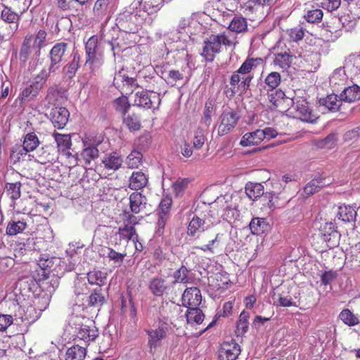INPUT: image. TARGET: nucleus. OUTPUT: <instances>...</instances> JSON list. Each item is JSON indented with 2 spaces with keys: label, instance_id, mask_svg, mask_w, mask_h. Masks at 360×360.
I'll return each instance as SVG.
<instances>
[{
  "label": "nucleus",
  "instance_id": "4",
  "mask_svg": "<svg viewBox=\"0 0 360 360\" xmlns=\"http://www.w3.org/2000/svg\"><path fill=\"white\" fill-rule=\"evenodd\" d=\"M195 25L200 26L198 22L193 19L192 17L181 18L176 29V34H180L181 37H176L177 39L173 42V45L171 47V51H184L187 48L188 44L191 41V35L193 34L190 30V28Z\"/></svg>",
  "mask_w": 360,
  "mask_h": 360
},
{
  "label": "nucleus",
  "instance_id": "58",
  "mask_svg": "<svg viewBox=\"0 0 360 360\" xmlns=\"http://www.w3.org/2000/svg\"><path fill=\"white\" fill-rule=\"evenodd\" d=\"M214 101L212 99H208L205 104V109L203 112V117L202 118V123L209 126L211 122V115L213 112Z\"/></svg>",
  "mask_w": 360,
  "mask_h": 360
},
{
  "label": "nucleus",
  "instance_id": "12",
  "mask_svg": "<svg viewBox=\"0 0 360 360\" xmlns=\"http://www.w3.org/2000/svg\"><path fill=\"white\" fill-rule=\"evenodd\" d=\"M84 148L81 153V156L85 161L86 165H90L91 162L96 159L99 155V150L97 146L101 143L96 142L94 139L85 137L82 139Z\"/></svg>",
  "mask_w": 360,
  "mask_h": 360
},
{
  "label": "nucleus",
  "instance_id": "49",
  "mask_svg": "<svg viewBox=\"0 0 360 360\" xmlns=\"http://www.w3.org/2000/svg\"><path fill=\"white\" fill-rule=\"evenodd\" d=\"M114 107L117 112L122 114L124 117L130 108V103L127 96H121L114 101Z\"/></svg>",
  "mask_w": 360,
  "mask_h": 360
},
{
  "label": "nucleus",
  "instance_id": "38",
  "mask_svg": "<svg viewBox=\"0 0 360 360\" xmlns=\"http://www.w3.org/2000/svg\"><path fill=\"white\" fill-rule=\"evenodd\" d=\"M3 9L1 13V19L8 24L16 23L17 25L20 20V15L14 12L11 8L2 4Z\"/></svg>",
  "mask_w": 360,
  "mask_h": 360
},
{
  "label": "nucleus",
  "instance_id": "50",
  "mask_svg": "<svg viewBox=\"0 0 360 360\" xmlns=\"http://www.w3.org/2000/svg\"><path fill=\"white\" fill-rule=\"evenodd\" d=\"M323 16V11L319 8L308 10L304 15V18L308 22L314 24L320 22Z\"/></svg>",
  "mask_w": 360,
  "mask_h": 360
},
{
  "label": "nucleus",
  "instance_id": "51",
  "mask_svg": "<svg viewBox=\"0 0 360 360\" xmlns=\"http://www.w3.org/2000/svg\"><path fill=\"white\" fill-rule=\"evenodd\" d=\"M31 38L25 37L21 46L19 53L20 60L22 63H26L32 52Z\"/></svg>",
  "mask_w": 360,
  "mask_h": 360
},
{
  "label": "nucleus",
  "instance_id": "56",
  "mask_svg": "<svg viewBox=\"0 0 360 360\" xmlns=\"http://www.w3.org/2000/svg\"><path fill=\"white\" fill-rule=\"evenodd\" d=\"M322 234L324 240L328 242L331 240L332 237L335 238L338 235L336 226L332 222L326 223L322 229Z\"/></svg>",
  "mask_w": 360,
  "mask_h": 360
},
{
  "label": "nucleus",
  "instance_id": "40",
  "mask_svg": "<svg viewBox=\"0 0 360 360\" xmlns=\"http://www.w3.org/2000/svg\"><path fill=\"white\" fill-rule=\"evenodd\" d=\"M338 317L345 325L349 327L355 326L360 323L358 316L349 309L342 310Z\"/></svg>",
  "mask_w": 360,
  "mask_h": 360
},
{
  "label": "nucleus",
  "instance_id": "45",
  "mask_svg": "<svg viewBox=\"0 0 360 360\" xmlns=\"http://www.w3.org/2000/svg\"><path fill=\"white\" fill-rule=\"evenodd\" d=\"M223 233H218L215 234L214 237L210 240L207 244H205L202 246H195L194 249H199L204 252H210L211 254L214 253V248L219 246V244L221 240Z\"/></svg>",
  "mask_w": 360,
  "mask_h": 360
},
{
  "label": "nucleus",
  "instance_id": "44",
  "mask_svg": "<svg viewBox=\"0 0 360 360\" xmlns=\"http://www.w3.org/2000/svg\"><path fill=\"white\" fill-rule=\"evenodd\" d=\"M248 319H249V313L243 311L239 316V319L237 322L236 334L237 336H243L245 333H247L248 330Z\"/></svg>",
  "mask_w": 360,
  "mask_h": 360
},
{
  "label": "nucleus",
  "instance_id": "43",
  "mask_svg": "<svg viewBox=\"0 0 360 360\" xmlns=\"http://www.w3.org/2000/svg\"><path fill=\"white\" fill-rule=\"evenodd\" d=\"M123 123L130 131H139L141 127L140 117L134 113L124 116Z\"/></svg>",
  "mask_w": 360,
  "mask_h": 360
},
{
  "label": "nucleus",
  "instance_id": "10",
  "mask_svg": "<svg viewBox=\"0 0 360 360\" xmlns=\"http://www.w3.org/2000/svg\"><path fill=\"white\" fill-rule=\"evenodd\" d=\"M34 311V308L32 306H29L25 315L19 319L17 317L13 319L12 316L8 314H0V331H5L12 324H19V319L21 322L31 323L34 321L36 318L30 316L31 313Z\"/></svg>",
  "mask_w": 360,
  "mask_h": 360
},
{
  "label": "nucleus",
  "instance_id": "9",
  "mask_svg": "<svg viewBox=\"0 0 360 360\" xmlns=\"http://www.w3.org/2000/svg\"><path fill=\"white\" fill-rule=\"evenodd\" d=\"M240 118L237 112L233 110H224L221 115V122L218 127V134L220 136L229 134L234 129Z\"/></svg>",
  "mask_w": 360,
  "mask_h": 360
},
{
  "label": "nucleus",
  "instance_id": "41",
  "mask_svg": "<svg viewBox=\"0 0 360 360\" xmlns=\"http://www.w3.org/2000/svg\"><path fill=\"white\" fill-rule=\"evenodd\" d=\"M86 354V348L79 345H73L66 352V360H84Z\"/></svg>",
  "mask_w": 360,
  "mask_h": 360
},
{
  "label": "nucleus",
  "instance_id": "47",
  "mask_svg": "<svg viewBox=\"0 0 360 360\" xmlns=\"http://www.w3.org/2000/svg\"><path fill=\"white\" fill-rule=\"evenodd\" d=\"M186 319L188 323H195L200 324L204 320V314L199 308L188 309L186 312Z\"/></svg>",
  "mask_w": 360,
  "mask_h": 360
},
{
  "label": "nucleus",
  "instance_id": "36",
  "mask_svg": "<svg viewBox=\"0 0 360 360\" xmlns=\"http://www.w3.org/2000/svg\"><path fill=\"white\" fill-rule=\"evenodd\" d=\"M138 4H143V10L149 15L156 13L163 6L165 0H136Z\"/></svg>",
  "mask_w": 360,
  "mask_h": 360
},
{
  "label": "nucleus",
  "instance_id": "19",
  "mask_svg": "<svg viewBox=\"0 0 360 360\" xmlns=\"http://www.w3.org/2000/svg\"><path fill=\"white\" fill-rule=\"evenodd\" d=\"M158 98L159 103L160 99L157 96H151L147 90H142L137 91L135 94L134 105L144 109H150L153 106V99Z\"/></svg>",
  "mask_w": 360,
  "mask_h": 360
},
{
  "label": "nucleus",
  "instance_id": "2",
  "mask_svg": "<svg viewBox=\"0 0 360 360\" xmlns=\"http://www.w3.org/2000/svg\"><path fill=\"white\" fill-rule=\"evenodd\" d=\"M226 34H212L204 41V47L201 55L206 60L212 62L215 55L221 51V46H231L236 45L234 38Z\"/></svg>",
  "mask_w": 360,
  "mask_h": 360
},
{
  "label": "nucleus",
  "instance_id": "15",
  "mask_svg": "<svg viewBox=\"0 0 360 360\" xmlns=\"http://www.w3.org/2000/svg\"><path fill=\"white\" fill-rule=\"evenodd\" d=\"M70 112L66 108H53L49 113V118L54 127L63 129L68 122Z\"/></svg>",
  "mask_w": 360,
  "mask_h": 360
},
{
  "label": "nucleus",
  "instance_id": "1",
  "mask_svg": "<svg viewBox=\"0 0 360 360\" xmlns=\"http://www.w3.org/2000/svg\"><path fill=\"white\" fill-rule=\"evenodd\" d=\"M50 77L45 70H41L37 75L28 81L21 89L18 98L21 103L33 101L43 89L48 79Z\"/></svg>",
  "mask_w": 360,
  "mask_h": 360
},
{
  "label": "nucleus",
  "instance_id": "20",
  "mask_svg": "<svg viewBox=\"0 0 360 360\" xmlns=\"http://www.w3.org/2000/svg\"><path fill=\"white\" fill-rule=\"evenodd\" d=\"M129 207L132 213L138 214L146 208L147 198L139 192H134L129 195Z\"/></svg>",
  "mask_w": 360,
  "mask_h": 360
},
{
  "label": "nucleus",
  "instance_id": "25",
  "mask_svg": "<svg viewBox=\"0 0 360 360\" xmlns=\"http://www.w3.org/2000/svg\"><path fill=\"white\" fill-rule=\"evenodd\" d=\"M347 77L342 68L335 70L330 77V84L334 91H339L347 82Z\"/></svg>",
  "mask_w": 360,
  "mask_h": 360
},
{
  "label": "nucleus",
  "instance_id": "54",
  "mask_svg": "<svg viewBox=\"0 0 360 360\" xmlns=\"http://www.w3.org/2000/svg\"><path fill=\"white\" fill-rule=\"evenodd\" d=\"M262 60L261 58H248L246 59L241 66L236 70L238 73L252 75L250 72L252 70L256 67V62Z\"/></svg>",
  "mask_w": 360,
  "mask_h": 360
},
{
  "label": "nucleus",
  "instance_id": "42",
  "mask_svg": "<svg viewBox=\"0 0 360 360\" xmlns=\"http://www.w3.org/2000/svg\"><path fill=\"white\" fill-rule=\"evenodd\" d=\"M40 141L34 132L27 133L23 139L22 146L28 152L34 151L39 146Z\"/></svg>",
  "mask_w": 360,
  "mask_h": 360
},
{
  "label": "nucleus",
  "instance_id": "32",
  "mask_svg": "<svg viewBox=\"0 0 360 360\" xmlns=\"http://www.w3.org/2000/svg\"><path fill=\"white\" fill-rule=\"evenodd\" d=\"M108 274L98 269H94L87 274V280L91 285L101 287L107 283Z\"/></svg>",
  "mask_w": 360,
  "mask_h": 360
},
{
  "label": "nucleus",
  "instance_id": "5",
  "mask_svg": "<svg viewBox=\"0 0 360 360\" xmlns=\"http://www.w3.org/2000/svg\"><path fill=\"white\" fill-rule=\"evenodd\" d=\"M215 224L216 220L210 212L202 213L200 216L194 214L188 224L187 234L191 237L200 238V233H202V237L207 238L205 231L212 227Z\"/></svg>",
  "mask_w": 360,
  "mask_h": 360
},
{
  "label": "nucleus",
  "instance_id": "22",
  "mask_svg": "<svg viewBox=\"0 0 360 360\" xmlns=\"http://www.w3.org/2000/svg\"><path fill=\"white\" fill-rule=\"evenodd\" d=\"M148 289L154 296L161 297L167 292L168 286L165 279L155 276L149 281Z\"/></svg>",
  "mask_w": 360,
  "mask_h": 360
},
{
  "label": "nucleus",
  "instance_id": "34",
  "mask_svg": "<svg viewBox=\"0 0 360 360\" xmlns=\"http://www.w3.org/2000/svg\"><path fill=\"white\" fill-rule=\"evenodd\" d=\"M245 190L248 197L252 200H257L264 194V186L260 183L248 182L245 185Z\"/></svg>",
  "mask_w": 360,
  "mask_h": 360
},
{
  "label": "nucleus",
  "instance_id": "39",
  "mask_svg": "<svg viewBox=\"0 0 360 360\" xmlns=\"http://www.w3.org/2000/svg\"><path fill=\"white\" fill-rule=\"evenodd\" d=\"M110 0H97L94 6V15L99 20L109 15Z\"/></svg>",
  "mask_w": 360,
  "mask_h": 360
},
{
  "label": "nucleus",
  "instance_id": "48",
  "mask_svg": "<svg viewBox=\"0 0 360 360\" xmlns=\"http://www.w3.org/2000/svg\"><path fill=\"white\" fill-rule=\"evenodd\" d=\"M118 234L120 238L127 240H134L138 238L135 228L133 226L129 225L124 224L123 226L120 227Z\"/></svg>",
  "mask_w": 360,
  "mask_h": 360
},
{
  "label": "nucleus",
  "instance_id": "13",
  "mask_svg": "<svg viewBox=\"0 0 360 360\" xmlns=\"http://www.w3.org/2000/svg\"><path fill=\"white\" fill-rule=\"evenodd\" d=\"M71 60L62 68L63 78L70 80L75 77L80 67L81 56L77 51L72 52L70 55Z\"/></svg>",
  "mask_w": 360,
  "mask_h": 360
},
{
  "label": "nucleus",
  "instance_id": "31",
  "mask_svg": "<svg viewBox=\"0 0 360 360\" xmlns=\"http://www.w3.org/2000/svg\"><path fill=\"white\" fill-rule=\"evenodd\" d=\"M122 162V158L116 152L107 154L102 160L105 168L112 170H117L120 168Z\"/></svg>",
  "mask_w": 360,
  "mask_h": 360
},
{
  "label": "nucleus",
  "instance_id": "14",
  "mask_svg": "<svg viewBox=\"0 0 360 360\" xmlns=\"http://www.w3.org/2000/svg\"><path fill=\"white\" fill-rule=\"evenodd\" d=\"M240 354V347L234 340L222 343L219 351L220 360H236Z\"/></svg>",
  "mask_w": 360,
  "mask_h": 360
},
{
  "label": "nucleus",
  "instance_id": "21",
  "mask_svg": "<svg viewBox=\"0 0 360 360\" xmlns=\"http://www.w3.org/2000/svg\"><path fill=\"white\" fill-rule=\"evenodd\" d=\"M329 183H326L325 179L322 178H315L310 181L304 188L303 191L300 193L301 196L303 198H307L310 195L317 193L326 186L328 185Z\"/></svg>",
  "mask_w": 360,
  "mask_h": 360
},
{
  "label": "nucleus",
  "instance_id": "62",
  "mask_svg": "<svg viewBox=\"0 0 360 360\" xmlns=\"http://www.w3.org/2000/svg\"><path fill=\"white\" fill-rule=\"evenodd\" d=\"M60 96V91L55 86H50L46 91V96L45 100L50 105H56V103L58 101V98Z\"/></svg>",
  "mask_w": 360,
  "mask_h": 360
},
{
  "label": "nucleus",
  "instance_id": "37",
  "mask_svg": "<svg viewBox=\"0 0 360 360\" xmlns=\"http://www.w3.org/2000/svg\"><path fill=\"white\" fill-rule=\"evenodd\" d=\"M20 188L21 183L20 181L7 183L6 185V192L12 200L11 207L13 208L15 207V200L21 196Z\"/></svg>",
  "mask_w": 360,
  "mask_h": 360
},
{
  "label": "nucleus",
  "instance_id": "24",
  "mask_svg": "<svg viewBox=\"0 0 360 360\" xmlns=\"http://www.w3.org/2000/svg\"><path fill=\"white\" fill-rule=\"evenodd\" d=\"M296 57L288 50L275 55L274 63L283 70H288Z\"/></svg>",
  "mask_w": 360,
  "mask_h": 360
},
{
  "label": "nucleus",
  "instance_id": "23",
  "mask_svg": "<svg viewBox=\"0 0 360 360\" xmlns=\"http://www.w3.org/2000/svg\"><path fill=\"white\" fill-rule=\"evenodd\" d=\"M134 19H136V15H124L118 19L117 25L127 33H135L138 30V25L134 22Z\"/></svg>",
  "mask_w": 360,
  "mask_h": 360
},
{
  "label": "nucleus",
  "instance_id": "33",
  "mask_svg": "<svg viewBox=\"0 0 360 360\" xmlns=\"http://www.w3.org/2000/svg\"><path fill=\"white\" fill-rule=\"evenodd\" d=\"M27 227V224L24 219L16 220L12 219L8 223L6 229V233L8 236H13L22 231Z\"/></svg>",
  "mask_w": 360,
  "mask_h": 360
},
{
  "label": "nucleus",
  "instance_id": "63",
  "mask_svg": "<svg viewBox=\"0 0 360 360\" xmlns=\"http://www.w3.org/2000/svg\"><path fill=\"white\" fill-rule=\"evenodd\" d=\"M187 179H179L173 184V189L176 196L181 195L188 185Z\"/></svg>",
  "mask_w": 360,
  "mask_h": 360
},
{
  "label": "nucleus",
  "instance_id": "8",
  "mask_svg": "<svg viewBox=\"0 0 360 360\" xmlns=\"http://www.w3.org/2000/svg\"><path fill=\"white\" fill-rule=\"evenodd\" d=\"M291 110L295 112V116L302 122L314 123L318 117L312 112L308 105V102L301 97H295L291 99Z\"/></svg>",
  "mask_w": 360,
  "mask_h": 360
},
{
  "label": "nucleus",
  "instance_id": "55",
  "mask_svg": "<svg viewBox=\"0 0 360 360\" xmlns=\"http://www.w3.org/2000/svg\"><path fill=\"white\" fill-rule=\"evenodd\" d=\"M281 75L277 72H271L265 78L264 82L271 90L275 89L281 83Z\"/></svg>",
  "mask_w": 360,
  "mask_h": 360
},
{
  "label": "nucleus",
  "instance_id": "28",
  "mask_svg": "<svg viewBox=\"0 0 360 360\" xmlns=\"http://www.w3.org/2000/svg\"><path fill=\"white\" fill-rule=\"evenodd\" d=\"M129 187L131 190H139L144 188L148 184L146 175L141 172H134L129 178Z\"/></svg>",
  "mask_w": 360,
  "mask_h": 360
},
{
  "label": "nucleus",
  "instance_id": "64",
  "mask_svg": "<svg viewBox=\"0 0 360 360\" xmlns=\"http://www.w3.org/2000/svg\"><path fill=\"white\" fill-rule=\"evenodd\" d=\"M285 96V94L282 91H276L268 94V99L271 103L275 107H278Z\"/></svg>",
  "mask_w": 360,
  "mask_h": 360
},
{
  "label": "nucleus",
  "instance_id": "46",
  "mask_svg": "<svg viewBox=\"0 0 360 360\" xmlns=\"http://www.w3.org/2000/svg\"><path fill=\"white\" fill-rule=\"evenodd\" d=\"M53 136L57 143V146L60 150L64 151L70 148L72 146L70 135L54 133Z\"/></svg>",
  "mask_w": 360,
  "mask_h": 360
},
{
  "label": "nucleus",
  "instance_id": "6",
  "mask_svg": "<svg viewBox=\"0 0 360 360\" xmlns=\"http://www.w3.org/2000/svg\"><path fill=\"white\" fill-rule=\"evenodd\" d=\"M85 51L86 58L84 65L94 72L103 63V54L100 51L96 36H92L88 39L85 44Z\"/></svg>",
  "mask_w": 360,
  "mask_h": 360
},
{
  "label": "nucleus",
  "instance_id": "11",
  "mask_svg": "<svg viewBox=\"0 0 360 360\" xmlns=\"http://www.w3.org/2000/svg\"><path fill=\"white\" fill-rule=\"evenodd\" d=\"M182 305L188 309L198 308L202 302L200 290L195 287L186 288L181 297Z\"/></svg>",
  "mask_w": 360,
  "mask_h": 360
},
{
  "label": "nucleus",
  "instance_id": "3",
  "mask_svg": "<svg viewBox=\"0 0 360 360\" xmlns=\"http://www.w3.org/2000/svg\"><path fill=\"white\" fill-rule=\"evenodd\" d=\"M68 47L69 44L64 41L54 44L49 53L50 64L48 68H44L41 70H45L50 77L51 74H55L59 70L60 63L65 62L70 57L71 53Z\"/></svg>",
  "mask_w": 360,
  "mask_h": 360
},
{
  "label": "nucleus",
  "instance_id": "17",
  "mask_svg": "<svg viewBox=\"0 0 360 360\" xmlns=\"http://www.w3.org/2000/svg\"><path fill=\"white\" fill-rule=\"evenodd\" d=\"M148 335V346L150 352L153 349H156L161 345V341L167 336V328L159 327L156 329L146 330Z\"/></svg>",
  "mask_w": 360,
  "mask_h": 360
},
{
  "label": "nucleus",
  "instance_id": "35",
  "mask_svg": "<svg viewBox=\"0 0 360 360\" xmlns=\"http://www.w3.org/2000/svg\"><path fill=\"white\" fill-rule=\"evenodd\" d=\"M359 216V210H355L351 206H340L338 212V217L344 222H351Z\"/></svg>",
  "mask_w": 360,
  "mask_h": 360
},
{
  "label": "nucleus",
  "instance_id": "18",
  "mask_svg": "<svg viewBox=\"0 0 360 360\" xmlns=\"http://www.w3.org/2000/svg\"><path fill=\"white\" fill-rule=\"evenodd\" d=\"M56 151L53 146L46 145L42 146L37 151L36 160L41 165L51 163L53 162L56 158Z\"/></svg>",
  "mask_w": 360,
  "mask_h": 360
},
{
  "label": "nucleus",
  "instance_id": "7",
  "mask_svg": "<svg viewBox=\"0 0 360 360\" xmlns=\"http://www.w3.org/2000/svg\"><path fill=\"white\" fill-rule=\"evenodd\" d=\"M84 318L78 316H72L69 320V326L72 329V332L76 336L84 340L85 342H89L95 340L98 335V330L94 326H90L84 324L83 321Z\"/></svg>",
  "mask_w": 360,
  "mask_h": 360
},
{
  "label": "nucleus",
  "instance_id": "26",
  "mask_svg": "<svg viewBox=\"0 0 360 360\" xmlns=\"http://www.w3.org/2000/svg\"><path fill=\"white\" fill-rule=\"evenodd\" d=\"M228 29L237 34L246 32L248 30L247 19L242 15H236L230 21Z\"/></svg>",
  "mask_w": 360,
  "mask_h": 360
},
{
  "label": "nucleus",
  "instance_id": "60",
  "mask_svg": "<svg viewBox=\"0 0 360 360\" xmlns=\"http://www.w3.org/2000/svg\"><path fill=\"white\" fill-rule=\"evenodd\" d=\"M101 289L94 290V292H92L89 297V304L90 306H101L105 302L104 296L100 292Z\"/></svg>",
  "mask_w": 360,
  "mask_h": 360
},
{
  "label": "nucleus",
  "instance_id": "27",
  "mask_svg": "<svg viewBox=\"0 0 360 360\" xmlns=\"http://www.w3.org/2000/svg\"><path fill=\"white\" fill-rule=\"evenodd\" d=\"M342 101L353 103L360 99V87L354 84L352 86L345 87L340 95Z\"/></svg>",
  "mask_w": 360,
  "mask_h": 360
},
{
  "label": "nucleus",
  "instance_id": "53",
  "mask_svg": "<svg viewBox=\"0 0 360 360\" xmlns=\"http://www.w3.org/2000/svg\"><path fill=\"white\" fill-rule=\"evenodd\" d=\"M143 155L137 150H133L127 158V165L128 167L134 169L137 168L141 163Z\"/></svg>",
  "mask_w": 360,
  "mask_h": 360
},
{
  "label": "nucleus",
  "instance_id": "30",
  "mask_svg": "<svg viewBox=\"0 0 360 360\" xmlns=\"http://www.w3.org/2000/svg\"><path fill=\"white\" fill-rule=\"evenodd\" d=\"M262 136L259 129L248 132L242 136L240 145L244 147L257 145L263 141Z\"/></svg>",
  "mask_w": 360,
  "mask_h": 360
},
{
  "label": "nucleus",
  "instance_id": "29",
  "mask_svg": "<svg viewBox=\"0 0 360 360\" xmlns=\"http://www.w3.org/2000/svg\"><path fill=\"white\" fill-rule=\"evenodd\" d=\"M249 228L253 235H260L269 230V224L266 218L254 217L249 224Z\"/></svg>",
  "mask_w": 360,
  "mask_h": 360
},
{
  "label": "nucleus",
  "instance_id": "57",
  "mask_svg": "<svg viewBox=\"0 0 360 360\" xmlns=\"http://www.w3.org/2000/svg\"><path fill=\"white\" fill-rule=\"evenodd\" d=\"M27 153L29 152L22 146L15 145L11 150V158L14 162H20V160L24 159Z\"/></svg>",
  "mask_w": 360,
  "mask_h": 360
},
{
  "label": "nucleus",
  "instance_id": "52",
  "mask_svg": "<svg viewBox=\"0 0 360 360\" xmlns=\"http://www.w3.org/2000/svg\"><path fill=\"white\" fill-rule=\"evenodd\" d=\"M189 273L188 269L185 266H181L178 270L174 272V281L172 284L174 285L176 283H188L189 282V278L188 274Z\"/></svg>",
  "mask_w": 360,
  "mask_h": 360
},
{
  "label": "nucleus",
  "instance_id": "59",
  "mask_svg": "<svg viewBox=\"0 0 360 360\" xmlns=\"http://www.w3.org/2000/svg\"><path fill=\"white\" fill-rule=\"evenodd\" d=\"M172 200L170 197L163 198L159 205V214L169 217Z\"/></svg>",
  "mask_w": 360,
  "mask_h": 360
},
{
  "label": "nucleus",
  "instance_id": "16",
  "mask_svg": "<svg viewBox=\"0 0 360 360\" xmlns=\"http://www.w3.org/2000/svg\"><path fill=\"white\" fill-rule=\"evenodd\" d=\"M342 100L335 94L328 95L324 98H321L319 101V107L323 112L338 111L341 105Z\"/></svg>",
  "mask_w": 360,
  "mask_h": 360
},
{
  "label": "nucleus",
  "instance_id": "61",
  "mask_svg": "<svg viewBox=\"0 0 360 360\" xmlns=\"http://www.w3.org/2000/svg\"><path fill=\"white\" fill-rule=\"evenodd\" d=\"M222 216L224 219L229 222H231L239 217V211L235 206H226V208L224 209V214Z\"/></svg>",
  "mask_w": 360,
  "mask_h": 360
}]
</instances>
